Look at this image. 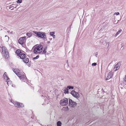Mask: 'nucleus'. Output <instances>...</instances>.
I'll list each match as a JSON object with an SVG mask.
<instances>
[{
    "label": "nucleus",
    "instance_id": "obj_1",
    "mask_svg": "<svg viewBox=\"0 0 126 126\" xmlns=\"http://www.w3.org/2000/svg\"><path fill=\"white\" fill-rule=\"evenodd\" d=\"M33 32L36 34L37 36L45 40L46 39L47 37L45 32H42L32 31Z\"/></svg>",
    "mask_w": 126,
    "mask_h": 126
},
{
    "label": "nucleus",
    "instance_id": "obj_2",
    "mask_svg": "<svg viewBox=\"0 0 126 126\" xmlns=\"http://www.w3.org/2000/svg\"><path fill=\"white\" fill-rule=\"evenodd\" d=\"M43 46L42 45H40L35 48L33 52L35 54L40 53L42 52Z\"/></svg>",
    "mask_w": 126,
    "mask_h": 126
},
{
    "label": "nucleus",
    "instance_id": "obj_3",
    "mask_svg": "<svg viewBox=\"0 0 126 126\" xmlns=\"http://www.w3.org/2000/svg\"><path fill=\"white\" fill-rule=\"evenodd\" d=\"M2 50L3 55L6 58H8L9 57L8 52L6 48L4 47H2Z\"/></svg>",
    "mask_w": 126,
    "mask_h": 126
},
{
    "label": "nucleus",
    "instance_id": "obj_4",
    "mask_svg": "<svg viewBox=\"0 0 126 126\" xmlns=\"http://www.w3.org/2000/svg\"><path fill=\"white\" fill-rule=\"evenodd\" d=\"M68 100L67 98H65L62 100L60 101V103L62 106H65L68 104Z\"/></svg>",
    "mask_w": 126,
    "mask_h": 126
},
{
    "label": "nucleus",
    "instance_id": "obj_5",
    "mask_svg": "<svg viewBox=\"0 0 126 126\" xmlns=\"http://www.w3.org/2000/svg\"><path fill=\"white\" fill-rule=\"evenodd\" d=\"M26 39V36H24L20 38L18 41V43L21 44H23L25 42Z\"/></svg>",
    "mask_w": 126,
    "mask_h": 126
},
{
    "label": "nucleus",
    "instance_id": "obj_6",
    "mask_svg": "<svg viewBox=\"0 0 126 126\" xmlns=\"http://www.w3.org/2000/svg\"><path fill=\"white\" fill-rule=\"evenodd\" d=\"M69 104L71 108H74L77 105L76 102H74L71 99H69Z\"/></svg>",
    "mask_w": 126,
    "mask_h": 126
},
{
    "label": "nucleus",
    "instance_id": "obj_7",
    "mask_svg": "<svg viewBox=\"0 0 126 126\" xmlns=\"http://www.w3.org/2000/svg\"><path fill=\"white\" fill-rule=\"evenodd\" d=\"M14 105L16 107L18 108L22 107L24 106L23 104L22 103H20L19 102L17 101L15 102Z\"/></svg>",
    "mask_w": 126,
    "mask_h": 126
},
{
    "label": "nucleus",
    "instance_id": "obj_8",
    "mask_svg": "<svg viewBox=\"0 0 126 126\" xmlns=\"http://www.w3.org/2000/svg\"><path fill=\"white\" fill-rule=\"evenodd\" d=\"M121 65V62H119L116 64L114 68V70L115 71L119 69Z\"/></svg>",
    "mask_w": 126,
    "mask_h": 126
},
{
    "label": "nucleus",
    "instance_id": "obj_9",
    "mask_svg": "<svg viewBox=\"0 0 126 126\" xmlns=\"http://www.w3.org/2000/svg\"><path fill=\"white\" fill-rule=\"evenodd\" d=\"M14 72L16 75L19 78L21 75V74L20 72H18V70L17 69H13Z\"/></svg>",
    "mask_w": 126,
    "mask_h": 126
},
{
    "label": "nucleus",
    "instance_id": "obj_10",
    "mask_svg": "<svg viewBox=\"0 0 126 126\" xmlns=\"http://www.w3.org/2000/svg\"><path fill=\"white\" fill-rule=\"evenodd\" d=\"M113 73L112 72H110L108 74L107 76L106 79V80H108L111 79L112 77Z\"/></svg>",
    "mask_w": 126,
    "mask_h": 126
},
{
    "label": "nucleus",
    "instance_id": "obj_11",
    "mask_svg": "<svg viewBox=\"0 0 126 126\" xmlns=\"http://www.w3.org/2000/svg\"><path fill=\"white\" fill-rule=\"evenodd\" d=\"M20 55H21L20 56V55L19 57L21 59H25V58L26 57V55L24 54H23L22 53Z\"/></svg>",
    "mask_w": 126,
    "mask_h": 126
},
{
    "label": "nucleus",
    "instance_id": "obj_12",
    "mask_svg": "<svg viewBox=\"0 0 126 126\" xmlns=\"http://www.w3.org/2000/svg\"><path fill=\"white\" fill-rule=\"evenodd\" d=\"M16 54L17 56H19L20 55H21V54L22 53L21 52L20 50H17L16 51Z\"/></svg>",
    "mask_w": 126,
    "mask_h": 126
},
{
    "label": "nucleus",
    "instance_id": "obj_13",
    "mask_svg": "<svg viewBox=\"0 0 126 126\" xmlns=\"http://www.w3.org/2000/svg\"><path fill=\"white\" fill-rule=\"evenodd\" d=\"M23 61L24 62L26 63H28L29 61L28 58H25L24 59H23Z\"/></svg>",
    "mask_w": 126,
    "mask_h": 126
},
{
    "label": "nucleus",
    "instance_id": "obj_14",
    "mask_svg": "<svg viewBox=\"0 0 126 126\" xmlns=\"http://www.w3.org/2000/svg\"><path fill=\"white\" fill-rule=\"evenodd\" d=\"M63 91L64 94H66L68 93V90L67 88H65V89L63 90Z\"/></svg>",
    "mask_w": 126,
    "mask_h": 126
},
{
    "label": "nucleus",
    "instance_id": "obj_15",
    "mask_svg": "<svg viewBox=\"0 0 126 126\" xmlns=\"http://www.w3.org/2000/svg\"><path fill=\"white\" fill-rule=\"evenodd\" d=\"M71 94H79L78 93V92H76L74 90H72L71 91Z\"/></svg>",
    "mask_w": 126,
    "mask_h": 126
},
{
    "label": "nucleus",
    "instance_id": "obj_16",
    "mask_svg": "<svg viewBox=\"0 0 126 126\" xmlns=\"http://www.w3.org/2000/svg\"><path fill=\"white\" fill-rule=\"evenodd\" d=\"M26 35L28 37H30L32 36V34L31 32H28L26 33Z\"/></svg>",
    "mask_w": 126,
    "mask_h": 126
},
{
    "label": "nucleus",
    "instance_id": "obj_17",
    "mask_svg": "<svg viewBox=\"0 0 126 126\" xmlns=\"http://www.w3.org/2000/svg\"><path fill=\"white\" fill-rule=\"evenodd\" d=\"M19 78L21 80H23L25 78L24 76V75H21Z\"/></svg>",
    "mask_w": 126,
    "mask_h": 126
},
{
    "label": "nucleus",
    "instance_id": "obj_18",
    "mask_svg": "<svg viewBox=\"0 0 126 126\" xmlns=\"http://www.w3.org/2000/svg\"><path fill=\"white\" fill-rule=\"evenodd\" d=\"M62 124V123L60 121H58L57 123V126H61Z\"/></svg>",
    "mask_w": 126,
    "mask_h": 126
},
{
    "label": "nucleus",
    "instance_id": "obj_19",
    "mask_svg": "<svg viewBox=\"0 0 126 126\" xmlns=\"http://www.w3.org/2000/svg\"><path fill=\"white\" fill-rule=\"evenodd\" d=\"M67 88L68 89V90L69 89H73L74 88V87L73 86H68Z\"/></svg>",
    "mask_w": 126,
    "mask_h": 126
},
{
    "label": "nucleus",
    "instance_id": "obj_20",
    "mask_svg": "<svg viewBox=\"0 0 126 126\" xmlns=\"http://www.w3.org/2000/svg\"><path fill=\"white\" fill-rule=\"evenodd\" d=\"M54 33L53 32H50V35L52 36H54V37L55 36V35H54Z\"/></svg>",
    "mask_w": 126,
    "mask_h": 126
},
{
    "label": "nucleus",
    "instance_id": "obj_21",
    "mask_svg": "<svg viewBox=\"0 0 126 126\" xmlns=\"http://www.w3.org/2000/svg\"><path fill=\"white\" fill-rule=\"evenodd\" d=\"M73 96L78 99L79 97V95H72Z\"/></svg>",
    "mask_w": 126,
    "mask_h": 126
},
{
    "label": "nucleus",
    "instance_id": "obj_22",
    "mask_svg": "<svg viewBox=\"0 0 126 126\" xmlns=\"http://www.w3.org/2000/svg\"><path fill=\"white\" fill-rule=\"evenodd\" d=\"M121 31H122V30H119V31H118L115 34L116 36L120 32H121Z\"/></svg>",
    "mask_w": 126,
    "mask_h": 126
},
{
    "label": "nucleus",
    "instance_id": "obj_23",
    "mask_svg": "<svg viewBox=\"0 0 126 126\" xmlns=\"http://www.w3.org/2000/svg\"><path fill=\"white\" fill-rule=\"evenodd\" d=\"M7 75H6V73L5 72L3 74V77L4 79H5V78H7Z\"/></svg>",
    "mask_w": 126,
    "mask_h": 126
},
{
    "label": "nucleus",
    "instance_id": "obj_24",
    "mask_svg": "<svg viewBox=\"0 0 126 126\" xmlns=\"http://www.w3.org/2000/svg\"><path fill=\"white\" fill-rule=\"evenodd\" d=\"M7 82V84L8 85V86H9V85H10L11 84V81H9H9H6Z\"/></svg>",
    "mask_w": 126,
    "mask_h": 126
},
{
    "label": "nucleus",
    "instance_id": "obj_25",
    "mask_svg": "<svg viewBox=\"0 0 126 126\" xmlns=\"http://www.w3.org/2000/svg\"><path fill=\"white\" fill-rule=\"evenodd\" d=\"M124 83L126 85V75H125V77L124 78Z\"/></svg>",
    "mask_w": 126,
    "mask_h": 126
},
{
    "label": "nucleus",
    "instance_id": "obj_26",
    "mask_svg": "<svg viewBox=\"0 0 126 126\" xmlns=\"http://www.w3.org/2000/svg\"><path fill=\"white\" fill-rule=\"evenodd\" d=\"M22 0H18L17 1V2L18 3H20L22 2Z\"/></svg>",
    "mask_w": 126,
    "mask_h": 126
},
{
    "label": "nucleus",
    "instance_id": "obj_27",
    "mask_svg": "<svg viewBox=\"0 0 126 126\" xmlns=\"http://www.w3.org/2000/svg\"><path fill=\"white\" fill-rule=\"evenodd\" d=\"M5 78V79H5L6 80V81H9V80H10V79L8 77H7V78Z\"/></svg>",
    "mask_w": 126,
    "mask_h": 126
},
{
    "label": "nucleus",
    "instance_id": "obj_28",
    "mask_svg": "<svg viewBox=\"0 0 126 126\" xmlns=\"http://www.w3.org/2000/svg\"><path fill=\"white\" fill-rule=\"evenodd\" d=\"M47 49V48H45V49L43 51V53H45L46 52V49Z\"/></svg>",
    "mask_w": 126,
    "mask_h": 126
},
{
    "label": "nucleus",
    "instance_id": "obj_29",
    "mask_svg": "<svg viewBox=\"0 0 126 126\" xmlns=\"http://www.w3.org/2000/svg\"><path fill=\"white\" fill-rule=\"evenodd\" d=\"M64 110V111H67L68 110V107H66L65 108Z\"/></svg>",
    "mask_w": 126,
    "mask_h": 126
},
{
    "label": "nucleus",
    "instance_id": "obj_30",
    "mask_svg": "<svg viewBox=\"0 0 126 126\" xmlns=\"http://www.w3.org/2000/svg\"><path fill=\"white\" fill-rule=\"evenodd\" d=\"M39 57L38 56H37L35 57H34L33 58V59L35 60L37 59Z\"/></svg>",
    "mask_w": 126,
    "mask_h": 126
},
{
    "label": "nucleus",
    "instance_id": "obj_31",
    "mask_svg": "<svg viewBox=\"0 0 126 126\" xmlns=\"http://www.w3.org/2000/svg\"><path fill=\"white\" fill-rule=\"evenodd\" d=\"M96 65V63H93L92 64V66H94Z\"/></svg>",
    "mask_w": 126,
    "mask_h": 126
},
{
    "label": "nucleus",
    "instance_id": "obj_32",
    "mask_svg": "<svg viewBox=\"0 0 126 126\" xmlns=\"http://www.w3.org/2000/svg\"><path fill=\"white\" fill-rule=\"evenodd\" d=\"M11 101L12 103L14 105V103H15V102H16V101H14L12 99H11Z\"/></svg>",
    "mask_w": 126,
    "mask_h": 126
},
{
    "label": "nucleus",
    "instance_id": "obj_33",
    "mask_svg": "<svg viewBox=\"0 0 126 126\" xmlns=\"http://www.w3.org/2000/svg\"><path fill=\"white\" fill-rule=\"evenodd\" d=\"M114 14L116 15H118L119 14V12H117L116 13H115Z\"/></svg>",
    "mask_w": 126,
    "mask_h": 126
},
{
    "label": "nucleus",
    "instance_id": "obj_34",
    "mask_svg": "<svg viewBox=\"0 0 126 126\" xmlns=\"http://www.w3.org/2000/svg\"><path fill=\"white\" fill-rule=\"evenodd\" d=\"M10 7L9 8L10 9L11 8H12V7H14V6H12V5H10Z\"/></svg>",
    "mask_w": 126,
    "mask_h": 126
},
{
    "label": "nucleus",
    "instance_id": "obj_35",
    "mask_svg": "<svg viewBox=\"0 0 126 126\" xmlns=\"http://www.w3.org/2000/svg\"><path fill=\"white\" fill-rule=\"evenodd\" d=\"M5 37H7L8 38V39H9V37L8 36H7L6 35V36H5Z\"/></svg>",
    "mask_w": 126,
    "mask_h": 126
},
{
    "label": "nucleus",
    "instance_id": "obj_36",
    "mask_svg": "<svg viewBox=\"0 0 126 126\" xmlns=\"http://www.w3.org/2000/svg\"><path fill=\"white\" fill-rule=\"evenodd\" d=\"M97 54L95 55V56H96V57H97Z\"/></svg>",
    "mask_w": 126,
    "mask_h": 126
},
{
    "label": "nucleus",
    "instance_id": "obj_37",
    "mask_svg": "<svg viewBox=\"0 0 126 126\" xmlns=\"http://www.w3.org/2000/svg\"><path fill=\"white\" fill-rule=\"evenodd\" d=\"M52 36L54 38L55 37V36L54 37V36Z\"/></svg>",
    "mask_w": 126,
    "mask_h": 126
},
{
    "label": "nucleus",
    "instance_id": "obj_38",
    "mask_svg": "<svg viewBox=\"0 0 126 126\" xmlns=\"http://www.w3.org/2000/svg\"><path fill=\"white\" fill-rule=\"evenodd\" d=\"M47 126H51L50 125H48Z\"/></svg>",
    "mask_w": 126,
    "mask_h": 126
},
{
    "label": "nucleus",
    "instance_id": "obj_39",
    "mask_svg": "<svg viewBox=\"0 0 126 126\" xmlns=\"http://www.w3.org/2000/svg\"><path fill=\"white\" fill-rule=\"evenodd\" d=\"M109 44H108V47H109Z\"/></svg>",
    "mask_w": 126,
    "mask_h": 126
},
{
    "label": "nucleus",
    "instance_id": "obj_40",
    "mask_svg": "<svg viewBox=\"0 0 126 126\" xmlns=\"http://www.w3.org/2000/svg\"><path fill=\"white\" fill-rule=\"evenodd\" d=\"M43 96V95H42V97Z\"/></svg>",
    "mask_w": 126,
    "mask_h": 126
}]
</instances>
